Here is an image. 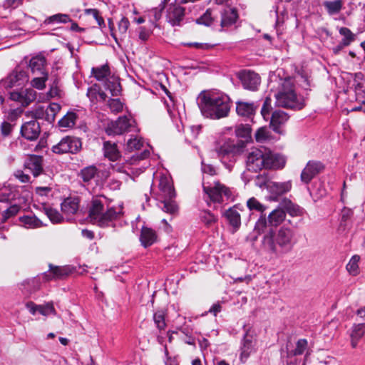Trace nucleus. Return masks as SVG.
Segmentation results:
<instances>
[{
    "instance_id": "obj_28",
    "label": "nucleus",
    "mask_w": 365,
    "mask_h": 365,
    "mask_svg": "<svg viewBox=\"0 0 365 365\" xmlns=\"http://www.w3.org/2000/svg\"><path fill=\"white\" fill-rule=\"evenodd\" d=\"M356 101L361 105L351 108V111H363L365 113V91L363 89V85L360 83L354 84Z\"/></svg>"
},
{
    "instance_id": "obj_23",
    "label": "nucleus",
    "mask_w": 365,
    "mask_h": 365,
    "mask_svg": "<svg viewBox=\"0 0 365 365\" xmlns=\"http://www.w3.org/2000/svg\"><path fill=\"white\" fill-rule=\"evenodd\" d=\"M26 168L34 177L38 176L43 172V159L40 156L34 155L26 162Z\"/></svg>"
},
{
    "instance_id": "obj_2",
    "label": "nucleus",
    "mask_w": 365,
    "mask_h": 365,
    "mask_svg": "<svg viewBox=\"0 0 365 365\" xmlns=\"http://www.w3.org/2000/svg\"><path fill=\"white\" fill-rule=\"evenodd\" d=\"M198 106L202 115L212 119H220L228 115L231 101L230 97L220 91H203L197 98Z\"/></svg>"
},
{
    "instance_id": "obj_15",
    "label": "nucleus",
    "mask_w": 365,
    "mask_h": 365,
    "mask_svg": "<svg viewBox=\"0 0 365 365\" xmlns=\"http://www.w3.org/2000/svg\"><path fill=\"white\" fill-rule=\"evenodd\" d=\"M73 269L71 266H53L49 264V274H46L47 280L63 279L72 273Z\"/></svg>"
},
{
    "instance_id": "obj_14",
    "label": "nucleus",
    "mask_w": 365,
    "mask_h": 365,
    "mask_svg": "<svg viewBox=\"0 0 365 365\" xmlns=\"http://www.w3.org/2000/svg\"><path fill=\"white\" fill-rule=\"evenodd\" d=\"M41 128L36 120L25 122L21 127V135L26 140H36L40 134Z\"/></svg>"
},
{
    "instance_id": "obj_9",
    "label": "nucleus",
    "mask_w": 365,
    "mask_h": 365,
    "mask_svg": "<svg viewBox=\"0 0 365 365\" xmlns=\"http://www.w3.org/2000/svg\"><path fill=\"white\" fill-rule=\"evenodd\" d=\"M81 148L79 138L72 136L63 138L58 143L52 147V151L56 154L76 153Z\"/></svg>"
},
{
    "instance_id": "obj_12",
    "label": "nucleus",
    "mask_w": 365,
    "mask_h": 365,
    "mask_svg": "<svg viewBox=\"0 0 365 365\" xmlns=\"http://www.w3.org/2000/svg\"><path fill=\"white\" fill-rule=\"evenodd\" d=\"M323 169L324 166L322 163L313 160L309 161L301 173L302 182L308 184Z\"/></svg>"
},
{
    "instance_id": "obj_41",
    "label": "nucleus",
    "mask_w": 365,
    "mask_h": 365,
    "mask_svg": "<svg viewBox=\"0 0 365 365\" xmlns=\"http://www.w3.org/2000/svg\"><path fill=\"white\" fill-rule=\"evenodd\" d=\"M43 212L53 223L61 222L63 220L61 215L55 209L43 206Z\"/></svg>"
},
{
    "instance_id": "obj_58",
    "label": "nucleus",
    "mask_w": 365,
    "mask_h": 365,
    "mask_svg": "<svg viewBox=\"0 0 365 365\" xmlns=\"http://www.w3.org/2000/svg\"><path fill=\"white\" fill-rule=\"evenodd\" d=\"M14 127V124H11V123H9L7 121H4L1 124V134L4 137H8L11 135L13 129Z\"/></svg>"
},
{
    "instance_id": "obj_8",
    "label": "nucleus",
    "mask_w": 365,
    "mask_h": 365,
    "mask_svg": "<svg viewBox=\"0 0 365 365\" xmlns=\"http://www.w3.org/2000/svg\"><path fill=\"white\" fill-rule=\"evenodd\" d=\"M202 187L204 192L213 202L222 203L225 200H229L231 197L230 190L218 181L210 184L204 180Z\"/></svg>"
},
{
    "instance_id": "obj_46",
    "label": "nucleus",
    "mask_w": 365,
    "mask_h": 365,
    "mask_svg": "<svg viewBox=\"0 0 365 365\" xmlns=\"http://www.w3.org/2000/svg\"><path fill=\"white\" fill-rule=\"evenodd\" d=\"M165 312L163 310H158L153 314V320L157 328L161 331L163 330L166 327L165 320Z\"/></svg>"
},
{
    "instance_id": "obj_57",
    "label": "nucleus",
    "mask_w": 365,
    "mask_h": 365,
    "mask_svg": "<svg viewBox=\"0 0 365 365\" xmlns=\"http://www.w3.org/2000/svg\"><path fill=\"white\" fill-rule=\"evenodd\" d=\"M47 114H48V111H47V108H44V107H43V106L36 107L33 110V115H34V117L35 118V120L44 119L45 120L47 121V117H48Z\"/></svg>"
},
{
    "instance_id": "obj_32",
    "label": "nucleus",
    "mask_w": 365,
    "mask_h": 365,
    "mask_svg": "<svg viewBox=\"0 0 365 365\" xmlns=\"http://www.w3.org/2000/svg\"><path fill=\"white\" fill-rule=\"evenodd\" d=\"M91 72L96 80L99 81H106L111 76L110 68L108 65H103L99 67L93 68Z\"/></svg>"
},
{
    "instance_id": "obj_40",
    "label": "nucleus",
    "mask_w": 365,
    "mask_h": 365,
    "mask_svg": "<svg viewBox=\"0 0 365 365\" xmlns=\"http://www.w3.org/2000/svg\"><path fill=\"white\" fill-rule=\"evenodd\" d=\"M251 128L249 125L240 124L235 128V134L238 138L248 140L251 138Z\"/></svg>"
},
{
    "instance_id": "obj_63",
    "label": "nucleus",
    "mask_w": 365,
    "mask_h": 365,
    "mask_svg": "<svg viewBox=\"0 0 365 365\" xmlns=\"http://www.w3.org/2000/svg\"><path fill=\"white\" fill-rule=\"evenodd\" d=\"M270 102H271V99L269 98H267L265 99L263 106L261 109L262 115L263 116V118L264 119L268 118V116L269 115V110H270V107H271Z\"/></svg>"
},
{
    "instance_id": "obj_1",
    "label": "nucleus",
    "mask_w": 365,
    "mask_h": 365,
    "mask_svg": "<svg viewBox=\"0 0 365 365\" xmlns=\"http://www.w3.org/2000/svg\"><path fill=\"white\" fill-rule=\"evenodd\" d=\"M296 243L294 230L289 227L282 226L277 232L271 229L263 236L262 250L279 257L291 252Z\"/></svg>"
},
{
    "instance_id": "obj_13",
    "label": "nucleus",
    "mask_w": 365,
    "mask_h": 365,
    "mask_svg": "<svg viewBox=\"0 0 365 365\" xmlns=\"http://www.w3.org/2000/svg\"><path fill=\"white\" fill-rule=\"evenodd\" d=\"M10 98L26 107L36 100V92L31 88L20 91H14L10 93Z\"/></svg>"
},
{
    "instance_id": "obj_61",
    "label": "nucleus",
    "mask_w": 365,
    "mask_h": 365,
    "mask_svg": "<svg viewBox=\"0 0 365 365\" xmlns=\"http://www.w3.org/2000/svg\"><path fill=\"white\" fill-rule=\"evenodd\" d=\"M21 207L18 205H13L10 206L6 210H5L4 214V220H6L8 218L16 215L19 211L20 210Z\"/></svg>"
},
{
    "instance_id": "obj_31",
    "label": "nucleus",
    "mask_w": 365,
    "mask_h": 365,
    "mask_svg": "<svg viewBox=\"0 0 365 365\" xmlns=\"http://www.w3.org/2000/svg\"><path fill=\"white\" fill-rule=\"evenodd\" d=\"M225 216L229 223L235 228H239L241 225L240 215L235 207H232L225 212Z\"/></svg>"
},
{
    "instance_id": "obj_6",
    "label": "nucleus",
    "mask_w": 365,
    "mask_h": 365,
    "mask_svg": "<svg viewBox=\"0 0 365 365\" xmlns=\"http://www.w3.org/2000/svg\"><path fill=\"white\" fill-rule=\"evenodd\" d=\"M160 196L162 200L158 207L165 212L174 215L178 212V207L173 200L175 192L171 179L167 176H161L159 182Z\"/></svg>"
},
{
    "instance_id": "obj_16",
    "label": "nucleus",
    "mask_w": 365,
    "mask_h": 365,
    "mask_svg": "<svg viewBox=\"0 0 365 365\" xmlns=\"http://www.w3.org/2000/svg\"><path fill=\"white\" fill-rule=\"evenodd\" d=\"M129 25L130 22L128 19L125 17H123L118 24V35L117 34V31L114 30V24L113 21L111 19H108V26L110 31V34L118 44H119L118 40L121 39L122 36L125 35Z\"/></svg>"
},
{
    "instance_id": "obj_35",
    "label": "nucleus",
    "mask_w": 365,
    "mask_h": 365,
    "mask_svg": "<svg viewBox=\"0 0 365 365\" xmlns=\"http://www.w3.org/2000/svg\"><path fill=\"white\" fill-rule=\"evenodd\" d=\"M76 118L75 113L68 112L58 121V126L63 130L71 128L74 126Z\"/></svg>"
},
{
    "instance_id": "obj_20",
    "label": "nucleus",
    "mask_w": 365,
    "mask_h": 365,
    "mask_svg": "<svg viewBox=\"0 0 365 365\" xmlns=\"http://www.w3.org/2000/svg\"><path fill=\"white\" fill-rule=\"evenodd\" d=\"M255 342L252 335L246 333L243 339L242 346L241 347V360L247 359L250 354L255 350Z\"/></svg>"
},
{
    "instance_id": "obj_56",
    "label": "nucleus",
    "mask_w": 365,
    "mask_h": 365,
    "mask_svg": "<svg viewBox=\"0 0 365 365\" xmlns=\"http://www.w3.org/2000/svg\"><path fill=\"white\" fill-rule=\"evenodd\" d=\"M41 77L34 78L31 81V85L33 87L37 89H43L45 88V83L48 78V74L46 73L42 72Z\"/></svg>"
},
{
    "instance_id": "obj_7",
    "label": "nucleus",
    "mask_w": 365,
    "mask_h": 365,
    "mask_svg": "<svg viewBox=\"0 0 365 365\" xmlns=\"http://www.w3.org/2000/svg\"><path fill=\"white\" fill-rule=\"evenodd\" d=\"M242 147V144H235L233 141L228 140L217 144L215 151L222 163L230 168L235 162L237 155L241 153Z\"/></svg>"
},
{
    "instance_id": "obj_55",
    "label": "nucleus",
    "mask_w": 365,
    "mask_h": 365,
    "mask_svg": "<svg viewBox=\"0 0 365 365\" xmlns=\"http://www.w3.org/2000/svg\"><path fill=\"white\" fill-rule=\"evenodd\" d=\"M108 106L114 113H118L123 110V105L119 99L110 98L108 101Z\"/></svg>"
},
{
    "instance_id": "obj_50",
    "label": "nucleus",
    "mask_w": 365,
    "mask_h": 365,
    "mask_svg": "<svg viewBox=\"0 0 365 365\" xmlns=\"http://www.w3.org/2000/svg\"><path fill=\"white\" fill-rule=\"evenodd\" d=\"M339 34L344 36L341 41L345 46H349L354 40V35L348 28L341 27L339 29Z\"/></svg>"
},
{
    "instance_id": "obj_3",
    "label": "nucleus",
    "mask_w": 365,
    "mask_h": 365,
    "mask_svg": "<svg viewBox=\"0 0 365 365\" xmlns=\"http://www.w3.org/2000/svg\"><path fill=\"white\" fill-rule=\"evenodd\" d=\"M285 165L284 158L265 148H252L247 155L248 170L258 172L262 169H280Z\"/></svg>"
},
{
    "instance_id": "obj_44",
    "label": "nucleus",
    "mask_w": 365,
    "mask_h": 365,
    "mask_svg": "<svg viewBox=\"0 0 365 365\" xmlns=\"http://www.w3.org/2000/svg\"><path fill=\"white\" fill-rule=\"evenodd\" d=\"M360 257L358 255H354L348 264H346V269L349 273L353 276H356L359 274V262Z\"/></svg>"
},
{
    "instance_id": "obj_59",
    "label": "nucleus",
    "mask_w": 365,
    "mask_h": 365,
    "mask_svg": "<svg viewBox=\"0 0 365 365\" xmlns=\"http://www.w3.org/2000/svg\"><path fill=\"white\" fill-rule=\"evenodd\" d=\"M142 146L143 142L138 138H130L127 143V148L130 150H139Z\"/></svg>"
},
{
    "instance_id": "obj_51",
    "label": "nucleus",
    "mask_w": 365,
    "mask_h": 365,
    "mask_svg": "<svg viewBox=\"0 0 365 365\" xmlns=\"http://www.w3.org/2000/svg\"><path fill=\"white\" fill-rule=\"evenodd\" d=\"M267 225H269L267 217H266L265 215L262 214L260 217L255 223L254 232H256L258 234L264 232L267 227Z\"/></svg>"
},
{
    "instance_id": "obj_25",
    "label": "nucleus",
    "mask_w": 365,
    "mask_h": 365,
    "mask_svg": "<svg viewBox=\"0 0 365 365\" xmlns=\"http://www.w3.org/2000/svg\"><path fill=\"white\" fill-rule=\"evenodd\" d=\"M285 218L286 212L280 207L274 209L267 216L268 223L271 227H277L284 221Z\"/></svg>"
},
{
    "instance_id": "obj_60",
    "label": "nucleus",
    "mask_w": 365,
    "mask_h": 365,
    "mask_svg": "<svg viewBox=\"0 0 365 365\" xmlns=\"http://www.w3.org/2000/svg\"><path fill=\"white\" fill-rule=\"evenodd\" d=\"M164 9V5L160 4L158 7L151 9L149 12L150 16L153 17L151 21H158L161 18L162 11Z\"/></svg>"
},
{
    "instance_id": "obj_52",
    "label": "nucleus",
    "mask_w": 365,
    "mask_h": 365,
    "mask_svg": "<svg viewBox=\"0 0 365 365\" xmlns=\"http://www.w3.org/2000/svg\"><path fill=\"white\" fill-rule=\"evenodd\" d=\"M38 312L43 316H48L49 314L55 315L56 314L52 302L38 305Z\"/></svg>"
},
{
    "instance_id": "obj_64",
    "label": "nucleus",
    "mask_w": 365,
    "mask_h": 365,
    "mask_svg": "<svg viewBox=\"0 0 365 365\" xmlns=\"http://www.w3.org/2000/svg\"><path fill=\"white\" fill-rule=\"evenodd\" d=\"M150 36V31H148L145 28H144V27L140 28V31H139V35H138L139 39H140L142 41H146L149 38Z\"/></svg>"
},
{
    "instance_id": "obj_17",
    "label": "nucleus",
    "mask_w": 365,
    "mask_h": 365,
    "mask_svg": "<svg viewBox=\"0 0 365 365\" xmlns=\"http://www.w3.org/2000/svg\"><path fill=\"white\" fill-rule=\"evenodd\" d=\"M266 188L268 191L274 195H282L291 190V181L278 182L273 181H268L264 183Z\"/></svg>"
},
{
    "instance_id": "obj_48",
    "label": "nucleus",
    "mask_w": 365,
    "mask_h": 365,
    "mask_svg": "<svg viewBox=\"0 0 365 365\" xmlns=\"http://www.w3.org/2000/svg\"><path fill=\"white\" fill-rule=\"evenodd\" d=\"M61 106L58 103H52L47 107V121L52 123L55 120L56 115L60 111Z\"/></svg>"
},
{
    "instance_id": "obj_62",
    "label": "nucleus",
    "mask_w": 365,
    "mask_h": 365,
    "mask_svg": "<svg viewBox=\"0 0 365 365\" xmlns=\"http://www.w3.org/2000/svg\"><path fill=\"white\" fill-rule=\"evenodd\" d=\"M88 98L92 103L98 101L99 89L97 86H93L88 89L86 93Z\"/></svg>"
},
{
    "instance_id": "obj_43",
    "label": "nucleus",
    "mask_w": 365,
    "mask_h": 365,
    "mask_svg": "<svg viewBox=\"0 0 365 365\" xmlns=\"http://www.w3.org/2000/svg\"><path fill=\"white\" fill-rule=\"evenodd\" d=\"M285 212H287L292 217L301 216L303 214V210L297 205L288 201L284 205Z\"/></svg>"
},
{
    "instance_id": "obj_38",
    "label": "nucleus",
    "mask_w": 365,
    "mask_h": 365,
    "mask_svg": "<svg viewBox=\"0 0 365 365\" xmlns=\"http://www.w3.org/2000/svg\"><path fill=\"white\" fill-rule=\"evenodd\" d=\"M46 62V58L43 56H38L34 57L30 60L29 66L34 72L38 71L42 73V72H43Z\"/></svg>"
},
{
    "instance_id": "obj_5",
    "label": "nucleus",
    "mask_w": 365,
    "mask_h": 365,
    "mask_svg": "<svg viewBox=\"0 0 365 365\" xmlns=\"http://www.w3.org/2000/svg\"><path fill=\"white\" fill-rule=\"evenodd\" d=\"M274 96L277 106L295 110H301L304 107L303 99L297 96L294 82L291 78L282 80L278 91Z\"/></svg>"
},
{
    "instance_id": "obj_49",
    "label": "nucleus",
    "mask_w": 365,
    "mask_h": 365,
    "mask_svg": "<svg viewBox=\"0 0 365 365\" xmlns=\"http://www.w3.org/2000/svg\"><path fill=\"white\" fill-rule=\"evenodd\" d=\"M84 14L87 16H92L97 22L98 25L101 27L105 26L104 20L101 16L100 12L96 9H86L84 10Z\"/></svg>"
},
{
    "instance_id": "obj_53",
    "label": "nucleus",
    "mask_w": 365,
    "mask_h": 365,
    "mask_svg": "<svg viewBox=\"0 0 365 365\" xmlns=\"http://www.w3.org/2000/svg\"><path fill=\"white\" fill-rule=\"evenodd\" d=\"M247 205L250 210H256L262 214L265 210V207L255 197L250 198L247 202Z\"/></svg>"
},
{
    "instance_id": "obj_47",
    "label": "nucleus",
    "mask_w": 365,
    "mask_h": 365,
    "mask_svg": "<svg viewBox=\"0 0 365 365\" xmlns=\"http://www.w3.org/2000/svg\"><path fill=\"white\" fill-rule=\"evenodd\" d=\"M16 193L9 187H4L0 192V202H10L16 197Z\"/></svg>"
},
{
    "instance_id": "obj_39",
    "label": "nucleus",
    "mask_w": 365,
    "mask_h": 365,
    "mask_svg": "<svg viewBox=\"0 0 365 365\" xmlns=\"http://www.w3.org/2000/svg\"><path fill=\"white\" fill-rule=\"evenodd\" d=\"M342 5V1L341 0H335L332 1H327L324 2L325 9L331 15L338 14L341 10Z\"/></svg>"
},
{
    "instance_id": "obj_19",
    "label": "nucleus",
    "mask_w": 365,
    "mask_h": 365,
    "mask_svg": "<svg viewBox=\"0 0 365 365\" xmlns=\"http://www.w3.org/2000/svg\"><path fill=\"white\" fill-rule=\"evenodd\" d=\"M288 119L289 115L287 113L282 110H275L272 114L270 125L275 132L280 133L282 132L280 130L281 126L283 125Z\"/></svg>"
},
{
    "instance_id": "obj_18",
    "label": "nucleus",
    "mask_w": 365,
    "mask_h": 365,
    "mask_svg": "<svg viewBox=\"0 0 365 365\" xmlns=\"http://www.w3.org/2000/svg\"><path fill=\"white\" fill-rule=\"evenodd\" d=\"M238 19V13L236 9L227 7L221 11L222 27H229L234 24Z\"/></svg>"
},
{
    "instance_id": "obj_29",
    "label": "nucleus",
    "mask_w": 365,
    "mask_h": 365,
    "mask_svg": "<svg viewBox=\"0 0 365 365\" xmlns=\"http://www.w3.org/2000/svg\"><path fill=\"white\" fill-rule=\"evenodd\" d=\"M81 177L86 183L85 186H88L93 180L98 177V170L95 166H88L81 171Z\"/></svg>"
},
{
    "instance_id": "obj_10",
    "label": "nucleus",
    "mask_w": 365,
    "mask_h": 365,
    "mask_svg": "<svg viewBox=\"0 0 365 365\" xmlns=\"http://www.w3.org/2000/svg\"><path fill=\"white\" fill-rule=\"evenodd\" d=\"M245 89L250 91H257L261 83L260 76L255 72L250 70H242L237 73Z\"/></svg>"
},
{
    "instance_id": "obj_37",
    "label": "nucleus",
    "mask_w": 365,
    "mask_h": 365,
    "mask_svg": "<svg viewBox=\"0 0 365 365\" xmlns=\"http://www.w3.org/2000/svg\"><path fill=\"white\" fill-rule=\"evenodd\" d=\"M308 342L305 339H299L294 349L287 351V358L291 359L294 356L302 354L307 348Z\"/></svg>"
},
{
    "instance_id": "obj_22",
    "label": "nucleus",
    "mask_w": 365,
    "mask_h": 365,
    "mask_svg": "<svg viewBox=\"0 0 365 365\" xmlns=\"http://www.w3.org/2000/svg\"><path fill=\"white\" fill-rule=\"evenodd\" d=\"M61 207V211L65 215H73L79 208V199L78 197H68L63 201Z\"/></svg>"
},
{
    "instance_id": "obj_4",
    "label": "nucleus",
    "mask_w": 365,
    "mask_h": 365,
    "mask_svg": "<svg viewBox=\"0 0 365 365\" xmlns=\"http://www.w3.org/2000/svg\"><path fill=\"white\" fill-rule=\"evenodd\" d=\"M107 202V198L103 195H98L92 198L88 209V217L93 224L99 227H107L113 220L120 217L122 208L109 207Z\"/></svg>"
},
{
    "instance_id": "obj_34",
    "label": "nucleus",
    "mask_w": 365,
    "mask_h": 365,
    "mask_svg": "<svg viewBox=\"0 0 365 365\" xmlns=\"http://www.w3.org/2000/svg\"><path fill=\"white\" fill-rule=\"evenodd\" d=\"M71 21L69 15L66 14H56L47 17L43 21L44 25L56 24H66Z\"/></svg>"
},
{
    "instance_id": "obj_11",
    "label": "nucleus",
    "mask_w": 365,
    "mask_h": 365,
    "mask_svg": "<svg viewBox=\"0 0 365 365\" xmlns=\"http://www.w3.org/2000/svg\"><path fill=\"white\" fill-rule=\"evenodd\" d=\"M132 125V120L127 116H120L115 121L110 123L106 132L108 135H121L128 130Z\"/></svg>"
},
{
    "instance_id": "obj_26",
    "label": "nucleus",
    "mask_w": 365,
    "mask_h": 365,
    "mask_svg": "<svg viewBox=\"0 0 365 365\" xmlns=\"http://www.w3.org/2000/svg\"><path fill=\"white\" fill-rule=\"evenodd\" d=\"M103 153L104 156L111 161H116L120 157V153L116 144L110 141L103 143Z\"/></svg>"
},
{
    "instance_id": "obj_30",
    "label": "nucleus",
    "mask_w": 365,
    "mask_h": 365,
    "mask_svg": "<svg viewBox=\"0 0 365 365\" xmlns=\"http://www.w3.org/2000/svg\"><path fill=\"white\" fill-rule=\"evenodd\" d=\"M105 87L109 90L113 96H117L120 93V84L118 77L111 76L105 81Z\"/></svg>"
},
{
    "instance_id": "obj_24",
    "label": "nucleus",
    "mask_w": 365,
    "mask_h": 365,
    "mask_svg": "<svg viewBox=\"0 0 365 365\" xmlns=\"http://www.w3.org/2000/svg\"><path fill=\"white\" fill-rule=\"evenodd\" d=\"M157 234L151 228L143 227L141 230L140 240L143 247H147L152 245L157 240Z\"/></svg>"
},
{
    "instance_id": "obj_27",
    "label": "nucleus",
    "mask_w": 365,
    "mask_h": 365,
    "mask_svg": "<svg viewBox=\"0 0 365 365\" xmlns=\"http://www.w3.org/2000/svg\"><path fill=\"white\" fill-rule=\"evenodd\" d=\"M22 225L27 229H36L46 226L41 220L35 215H24L19 217Z\"/></svg>"
},
{
    "instance_id": "obj_36",
    "label": "nucleus",
    "mask_w": 365,
    "mask_h": 365,
    "mask_svg": "<svg viewBox=\"0 0 365 365\" xmlns=\"http://www.w3.org/2000/svg\"><path fill=\"white\" fill-rule=\"evenodd\" d=\"M26 78L25 73L23 71H13L7 78L8 86H21Z\"/></svg>"
},
{
    "instance_id": "obj_21",
    "label": "nucleus",
    "mask_w": 365,
    "mask_h": 365,
    "mask_svg": "<svg viewBox=\"0 0 365 365\" xmlns=\"http://www.w3.org/2000/svg\"><path fill=\"white\" fill-rule=\"evenodd\" d=\"M365 334V323L355 324L353 325L351 333V346L352 348H356L359 340Z\"/></svg>"
},
{
    "instance_id": "obj_45",
    "label": "nucleus",
    "mask_w": 365,
    "mask_h": 365,
    "mask_svg": "<svg viewBox=\"0 0 365 365\" xmlns=\"http://www.w3.org/2000/svg\"><path fill=\"white\" fill-rule=\"evenodd\" d=\"M214 19L215 18L212 16V10L211 9H208L203 15L196 19V23L209 26L212 24Z\"/></svg>"
},
{
    "instance_id": "obj_33",
    "label": "nucleus",
    "mask_w": 365,
    "mask_h": 365,
    "mask_svg": "<svg viewBox=\"0 0 365 365\" xmlns=\"http://www.w3.org/2000/svg\"><path fill=\"white\" fill-rule=\"evenodd\" d=\"M236 110L238 115L242 116H250L255 110L253 103L238 101L237 103Z\"/></svg>"
},
{
    "instance_id": "obj_54",
    "label": "nucleus",
    "mask_w": 365,
    "mask_h": 365,
    "mask_svg": "<svg viewBox=\"0 0 365 365\" xmlns=\"http://www.w3.org/2000/svg\"><path fill=\"white\" fill-rule=\"evenodd\" d=\"M255 139L258 143H264L269 139V131L266 128H259L255 133Z\"/></svg>"
},
{
    "instance_id": "obj_42",
    "label": "nucleus",
    "mask_w": 365,
    "mask_h": 365,
    "mask_svg": "<svg viewBox=\"0 0 365 365\" xmlns=\"http://www.w3.org/2000/svg\"><path fill=\"white\" fill-rule=\"evenodd\" d=\"M200 218L201 222L207 227H211L217 221V217L207 210H204L200 213Z\"/></svg>"
}]
</instances>
